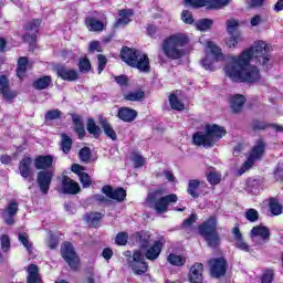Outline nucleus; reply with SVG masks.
I'll use <instances>...</instances> for the list:
<instances>
[{"label":"nucleus","instance_id":"obj_22","mask_svg":"<svg viewBox=\"0 0 283 283\" xmlns=\"http://www.w3.org/2000/svg\"><path fill=\"white\" fill-rule=\"evenodd\" d=\"M229 103L232 114H242L244 103H247V97L242 94H234L229 98Z\"/></svg>","mask_w":283,"mask_h":283},{"label":"nucleus","instance_id":"obj_13","mask_svg":"<svg viewBox=\"0 0 283 283\" xmlns=\"http://www.w3.org/2000/svg\"><path fill=\"white\" fill-rule=\"evenodd\" d=\"M226 76L233 83H258L261 78L260 72H226Z\"/></svg>","mask_w":283,"mask_h":283},{"label":"nucleus","instance_id":"obj_61","mask_svg":"<svg viewBox=\"0 0 283 283\" xmlns=\"http://www.w3.org/2000/svg\"><path fill=\"white\" fill-rule=\"evenodd\" d=\"M48 247L51 249V251L59 249V238H56L54 234H51L48 241Z\"/></svg>","mask_w":283,"mask_h":283},{"label":"nucleus","instance_id":"obj_63","mask_svg":"<svg viewBox=\"0 0 283 283\" xmlns=\"http://www.w3.org/2000/svg\"><path fill=\"white\" fill-rule=\"evenodd\" d=\"M93 200L95 202H98V205H109L111 202V200L107 197L101 193L93 195Z\"/></svg>","mask_w":283,"mask_h":283},{"label":"nucleus","instance_id":"obj_8","mask_svg":"<svg viewBox=\"0 0 283 283\" xmlns=\"http://www.w3.org/2000/svg\"><path fill=\"white\" fill-rule=\"evenodd\" d=\"M165 190L156 189L148 193L146 198V202L148 203L150 209H154L156 213H167L169 211V205H174L178 202V195L170 193L163 196ZM163 196V197H161Z\"/></svg>","mask_w":283,"mask_h":283},{"label":"nucleus","instance_id":"obj_32","mask_svg":"<svg viewBox=\"0 0 283 283\" xmlns=\"http://www.w3.org/2000/svg\"><path fill=\"white\" fill-rule=\"evenodd\" d=\"M86 129L88 134H91V136H93L96 139L101 138V134H103L101 126L96 125V122L92 117L87 119Z\"/></svg>","mask_w":283,"mask_h":283},{"label":"nucleus","instance_id":"obj_24","mask_svg":"<svg viewBox=\"0 0 283 283\" xmlns=\"http://www.w3.org/2000/svg\"><path fill=\"white\" fill-rule=\"evenodd\" d=\"M232 233L235 240V248L239 249V251H244V253H249V251H251V245H249V243L244 241V237L242 235V232H240V227L235 226L232 229Z\"/></svg>","mask_w":283,"mask_h":283},{"label":"nucleus","instance_id":"obj_12","mask_svg":"<svg viewBox=\"0 0 283 283\" xmlns=\"http://www.w3.org/2000/svg\"><path fill=\"white\" fill-rule=\"evenodd\" d=\"M208 266L210 269L211 277H216L217 280H220V277H224V275H227V269H229V262L224 256L212 258L208 261Z\"/></svg>","mask_w":283,"mask_h":283},{"label":"nucleus","instance_id":"obj_7","mask_svg":"<svg viewBox=\"0 0 283 283\" xmlns=\"http://www.w3.org/2000/svg\"><path fill=\"white\" fill-rule=\"evenodd\" d=\"M199 235L203 238L207 247L218 249L222 244L220 232H218V218L210 216L206 221L198 226Z\"/></svg>","mask_w":283,"mask_h":283},{"label":"nucleus","instance_id":"obj_55","mask_svg":"<svg viewBox=\"0 0 283 283\" xmlns=\"http://www.w3.org/2000/svg\"><path fill=\"white\" fill-rule=\"evenodd\" d=\"M198 220V214L196 212H192L189 218L185 219L181 223L182 229H189L196 221Z\"/></svg>","mask_w":283,"mask_h":283},{"label":"nucleus","instance_id":"obj_19","mask_svg":"<svg viewBox=\"0 0 283 283\" xmlns=\"http://www.w3.org/2000/svg\"><path fill=\"white\" fill-rule=\"evenodd\" d=\"M61 187L62 193L65 196H76L77 193H81V185L67 175L62 176Z\"/></svg>","mask_w":283,"mask_h":283},{"label":"nucleus","instance_id":"obj_1","mask_svg":"<svg viewBox=\"0 0 283 283\" xmlns=\"http://www.w3.org/2000/svg\"><path fill=\"white\" fill-rule=\"evenodd\" d=\"M207 48L210 50L213 59L207 55L201 60V65L203 70H209L213 72V62L226 61L223 72H260L264 70L265 72L273 67V60L270 55L269 44L260 41L253 46L243 50L239 55H224L222 49L218 46L213 41L207 42Z\"/></svg>","mask_w":283,"mask_h":283},{"label":"nucleus","instance_id":"obj_57","mask_svg":"<svg viewBox=\"0 0 283 283\" xmlns=\"http://www.w3.org/2000/svg\"><path fill=\"white\" fill-rule=\"evenodd\" d=\"M273 178L276 182H283V167L281 164H277L274 171Z\"/></svg>","mask_w":283,"mask_h":283},{"label":"nucleus","instance_id":"obj_50","mask_svg":"<svg viewBox=\"0 0 283 283\" xmlns=\"http://www.w3.org/2000/svg\"><path fill=\"white\" fill-rule=\"evenodd\" d=\"M275 279V272L272 269H268L261 276V283H273Z\"/></svg>","mask_w":283,"mask_h":283},{"label":"nucleus","instance_id":"obj_21","mask_svg":"<svg viewBox=\"0 0 283 283\" xmlns=\"http://www.w3.org/2000/svg\"><path fill=\"white\" fill-rule=\"evenodd\" d=\"M205 265L200 262L195 263L189 271L188 277L190 283H202L205 282Z\"/></svg>","mask_w":283,"mask_h":283},{"label":"nucleus","instance_id":"obj_25","mask_svg":"<svg viewBox=\"0 0 283 283\" xmlns=\"http://www.w3.org/2000/svg\"><path fill=\"white\" fill-rule=\"evenodd\" d=\"M103 218H105V214L95 211L86 212L84 214L85 222L93 229H98V227H101V221Z\"/></svg>","mask_w":283,"mask_h":283},{"label":"nucleus","instance_id":"obj_2","mask_svg":"<svg viewBox=\"0 0 283 283\" xmlns=\"http://www.w3.org/2000/svg\"><path fill=\"white\" fill-rule=\"evenodd\" d=\"M167 240L160 235L150 244L147 249H144L145 254L140 252V250H136L133 253V262L130 266L135 273V275H145L147 271H149V264L145 261L149 260L150 262H155L160 258V253H163V249H165Z\"/></svg>","mask_w":283,"mask_h":283},{"label":"nucleus","instance_id":"obj_10","mask_svg":"<svg viewBox=\"0 0 283 283\" xmlns=\"http://www.w3.org/2000/svg\"><path fill=\"white\" fill-rule=\"evenodd\" d=\"M264 151H266V143H264V139H258L255 145L252 147L248 159L243 163L241 169L239 170L240 175L242 176L244 171L251 169V167L255 165V160H262Z\"/></svg>","mask_w":283,"mask_h":283},{"label":"nucleus","instance_id":"obj_58","mask_svg":"<svg viewBox=\"0 0 283 283\" xmlns=\"http://www.w3.org/2000/svg\"><path fill=\"white\" fill-rule=\"evenodd\" d=\"M1 249L4 253L10 251V237L8 234H2L0 238Z\"/></svg>","mask_w":283,"mask_h":283},{"label":"nucleus","instance_id":"obj_53","mask_svg":"<svg viewBox=\"0 0 283 283\" xmlns=\"http://www.w3.org/2000/svg\"><path fill=\"white\" fill-rule=\"evenodd\" d=\"M18 240L23 244V247L27 249V251H30L32 249V243H30V239L28 237V233H19L18 234Z\"/></svg>","mask_w":283,"mask_h":283},{"label":"nucleus","instance_id":"obj_62","mask_svg":"<svg viewBox=\"0 0 283 283\" xmlns=\"http://www.w3.org/2000/svg\"><path fill=\"white\" fill-rule=\"evenodd\" d=\"M97 63H98V72H103V70H105L106 65H107V57L103 54H98L97 55Z\"/></svg>","mask_w":283,"mask_h":283},{"label":"nucleus","instance_id":"obj_34","mask_svg":"<svg viewBox=\"0 0 283 283\" xmlns=\"http://www.w3.org/2000/svg\"><path fill=\"white\" fill-rule=\"evenodd\" d=\"M269 209H270V212L272 213V216H281V213L283 211V207H282L280 200H277V198H273V197L269 198Z\"/></svg>","mask_w":283,"mask_h":283},{"label":"nucleus","instance_id":"obj_5","mask_svg":"<svg viewBox=\"0 0 283 283\" xmlns=\"http://www.w3.org/2000/svg\"><path fill=\"white\" fill-rule=\"evenodd\" d=\"M189 44V36L187 34L177 33L166 38L163 42L161 50L172 61H178L185 56V45Z\"/></svg>","mask_w":283,"mask_h":283},{"label":"nucleus","instance_id":"obj_26","mask_svg":"<svg viewBox=\"0 0 283 283\" xmlns=\"http://www.w3.org/2000/svg\"><path fill=\"white\" fill-rule=\"evenodd\" d=\"M251 234L253 238H261L263 242H269L271 240V230L266 228V226H256L251 230Z\"/></svg>","mask_w":283,"mask_h":283},{"label":"nucleus","instance_id":"obj_3","mask_svg":"<svg viewBox=\"0 0 283 283\" xmlns=\"http://www.w3.org/2000/svg\"><path fill=\"white\" fill-rule=\"evenodd\" d=\"M32 163H34V167L38 171H50V169H52V165H54V157L52 155H39L34 159L30 156L22 157L19 161L18 170L21 178L28 180V182H32V180H34Z\"/></svg>","mask_w":283,"mask_h":283},{"label":"nucleus","instance_id":"obj_36","mask_svg":"<svg viewBox=\"0 0 283 283\" xmlns=\"http://www.w3.org/2000/svg\"><path fill=\"white\" fill-rule=\"evenodd\" d=\"M197 30H199V32H207V30H211V28H213V20L208 19V18H203L198 20L195 23Z\"/></svg>","mask_w":283,"mask_h":283},{"label":"nucleus","instance_id":"obj_29","mask_svg":"<svg viewBox=\"0 0 283 283\" xmlns=\"http://www.w3.org/2000/svg\"><path fill=\"white\" fill-rule=\"evenodd\" d=\"M50 85H52V76H50V75H44L40 78H36L32 83L33 90H38L39 92H41L43 90H48V87H50Z\"/></svg>","mask_w":283,"mask_h":283},{"label":"nucleus","instance_id":"obj_52","mask_svg":"<svg viewBox=\"0 0 283 283\" xmlns=\"http://www.w3.org/2000/svg\"><path fill=\"white\" fill-rule=\"evenodd\" d=\"M78 178L83 189H88V187H92V177L90 174L83 172Z\"/></svg>","mask_w":283,"mask_h":283},{"label":"nucleus","instance_id":"obj_56","mask_svg":"<svg viewBox=\"0 0 283 283\" xmlns=\"http://www.w3.org/2000/svg\"><path fill=\"white\" fill-rule=\"evenodd\" d=\"M63 116V113L59 109H51L48 111L45 114V120H56L57 118H61Z\"/></svg>","mask_w":283,"mask_h":283},{"label":"nucleus","instance_id":"obj_28","mask_svg":"<svg viewBox=\"0 0 283 283\" xmlns=\"http://www.w3.org/2000/svg\"><path fill=\"white\" fill-rule=\"evenodd\" d=\"M200 185H206L205 181H200L198 179H190L188 181V187H187V193L191 196L195 200L197 198H200V193L198 192V189H200Z\"/></svg>","mask_w":283,"mask_h":283},{"label":"nucleus","instance_id":"obj_59","mask_svg":"<svg viewBox=\"0 0 283 283\" xmlns=\"http://www.w3.org/2000/svg\"><path fill=\"white\" fill-rule=\"evenodd\" d=\"M115 82L120 87H127L129 85V77H127V75H125V74L117 75V76H115Z\"/></svg>","mask_w":283,"mask_h":283},{"label":"nucleus","instance_id":"obj_43","mask_svg":"<svg viewBox=\"0 0 283 283\" xmlns=\"http://www.w3.org/2000/svg\"><path fill=\"white\" fill-rule=\"evenodd\" d=\"M226 25H227V32L228 34H235V32H240V30H238V28H240V21L235 20V19H229L226 21Z\"/></svg>","mask_w":283,"mask_h":283},{"label":"nucleus","instance_id":"obj_48","mask_svg":"<svg viewBox=\"0 0 283 283\" xmlns=\"http://www.w3.org/2000/svg\"><path fill=\"white\" fill-rule=\"evenodd\" d=\"M28 67H30V60L27 56L19 57L17 72H28Z\"/></svg>","mask_w":283,"mask_h":283},{"label":"nucleus","instance_id":"obj_23","mask_svg":"<svg viewBox=\"0 0 283 283\" xmlns=\"http://www.w3.org/2000/svg\"><path fill=\"white\" fill-rule=\"evenodd\" d=\"M134 238L137 244H139V249L142 251L149 249V245L151 244V232L147 230H140L134 234Z\"/></svg>","mask_w":283,"mask_h":283},{"label":"nucleus","instance_id":"obj_16","mask_svg":"<svg viewBox=\"0 0 283 283\" xmlns=\"http://www.w3.org/2000/svg\"><path fill=\"white\" fill-rule=\"evenodd\" d=\"M17 213H19V202L12 199L9 201L6 208L1 210L0 216L3 222L8 224V227H12L14 222H17L14 220V216H17Z\"/></svg>","mask_w":283,"mask_h":283},{"label":"nucleus","instance_id":"obj_9","mask_svg":"<svg viewBox=\"0 0 283 283\" xmlns=\"http://www.w3.org/2000/svg\"><path fill=\"white\" fill-rule=\"evenodd\" d=\"M61 258L66 262L72 271H78L81 269V256L76 253L74 244L70 241L62 243L60 249Z\"/></svg>","mask_w":283,"mask_h":283},{"label":"nucleus","instance_id":"obj_14","mask_svg":"<svg viewBox=\"0 0 283 283\" xmlns=\"http://www.w3.org/2000/svg\"><path fill=\"white\" fill-rule=\"evenodd\" d=\"M52 180H54L53 170H39L36 174L38 187L44 196L50 193V187H52Z\"/></svg>","mask_w":283,"mask_h":283},{"label":"nucleus","instance_id":"obj_45","mask_svg":"<svg viewBox=\"0 0 283 283\" xmlns=\"http://www.w3.org/2000/svg\"><path fill=\"white\" fill-rule=\"evenodd\" d=\"M78 158L82 163H90L92 160V149L90 147H83L78 151Z\"/></svg>","mask_w":283,"mask_h":283},{"label":"nucleus","instance_id":"obj_35","mask_svg":"<svg viewBox=\"0 0 283 283\" xmlns=\"http://www.w3.org/2000/svg\"><path fill=\"white\" fill-rule=\"evenodd\" d=\"M124 101H130V103L145 101V91L139 88L135 92H129L124 95Z\"/></svg>","mask_w":283,"mask_h":283},{"label":"nucleus","instance_id":"obj_44","mask_svg":"<svg viewBox=\"0 0 283 283\" xmlns=\"http://www.w3.org/2000/svg\"><path fill=\"white\" fill-rule=\"evenodd\" d=\"M73 143L74 142L70 138V136H67L66 134H62L61 147L64 154H69L70 151H72Z\"/></svg>","mask_w":283,"mask_h":283},{"label":"nucleus","instance_id":"obj_37","mask_svg":"<svg viewBox=\"0 0 283 283\" xmlns=\"http://www.w3.org/2000/svg\"><path fill=\"white\" fill-rule=\"evenodd\" d=\"M169 103H170L171 109H175L176 112H182L185 109V104L180 102L176 93H171L169 95Z\"/></svg>","mask_w":283,"mask_h":283},{"label":"nucleus","instance_id":"obj_39","mask_svg":"<svg viewBox=\"0 0 283 283\" xmlns=\"http://www.w3.org/2000/svg\"><path fill=\"white\" fill-rule=\"evenodd\" d=\"M242 41V33L235 32L233 34H229V39L226 40L227 48H238V43Z\"/></svg>","mask_w":283,"mask_h":283},{"label":"nucleus","instance_id":"obj_51","mask_svg":"<svg viewBox=\"0 0 283 283\" xmlns=\"http://www.w3.org/2000/svg\"><path fill=\"white\" fill-rule=\"evenodd\" d=\"M135 169H140V167H145V157H143L140 154L134 153L133 158Z\"/></svg>","mask_w":283,"mask_h":283},{"label":"nucleus","instance_id":"obj_15","mask_svg":"<svg viewBox=\"0 0 283 283\" xmlns=\"http://www.w3.org/2000/svg\"><path fill=\"white\" fill-rule=\"evenodd\" d=\"M191 8H206L207 10H220L229 6V0H186Z\"/></svg>","mask_w":283,"mask_h":283},{"label":"nucleus","instance_id":"obj_64","mask_svg":"<svg viewBox=\"0 0 283 283\" xmlns=\"http://www.w3.org/2000/svg\"><path fill=\"white\" fill-rule=\"evenodd\" d=\"M71 171L76 176L81 177V175L85 174V167L80 164H73L71 166Z\"/></svg>","mask_w":283,"mask_h":283},{"label":"nucleus","instance_id":"obj_20","mask_svg":"<svg viewBox=\"0 0 283 283\" xmlns=\"http://www.w3.org/2000/svg\"><path fill=\"white\" fill-rule=\"evenodd\" d=\"M116 116L123 123H134L138 118V111L123 106L118 108Z\"/></svg>","mask_w":283,"mask_h":283},{"label":"nucleus","instance_id":"obj_49","mask_svg":"<svg viewBox=\"0 0 283 283\" xmlns=\"http://www.w3.org/2000/svg\"><path fill=\"white\" fill-rule=\"evenodd\" d=\"M245 219L249 222H258L260 220V212L253 208H250L245 211Z\"/></svg>","mask_w":283,"mask_h":283},{"label":"nucleus","instance_id":"obj_31","mask_svg":"<svg viewBox=\"0 0 283 283\" xmlns=\"http://www.w3.org/2000/svg\"><path fill=\"white\" fill-rule=\"evenodd\" d=\"M99 124L102 126V129L105 134V136H107V138H111V140H118V135H116V130H114V127H112V124H109V122H107V119L103 118L99 120Z\"/></svg>","mask_w":283,"mask_h":283},{"label":"nucleus","instance_id":"obj_42","mask_svg":"<svg viewBox=\"0 0 283 283\" xmlns=\"http://www.w3.org/2000/svg\"><path fill=\"white\" fill-rule=\"evenodd\" d=\"M80 72H90L92 70V62L87 55L80 57L77 63Z\"/></svg>","mask_w":283,"mask_h":283},{"label":"nucleus","instance_id":"obj_47","mask_svg":"<svg viewBox=\"0 0 283 283\" xmlns=\"http://www.w3.org/2000/svg\"><path fill=\"white\" fill-rule=\"evenodd\" d=\"M57 75L62 81H76L78 78V72H57Z\"/></svg>","mask_w":283,"mask_h":283},{"label":"nucleus","instance_id":"obj_54","mask_svg":"<svg viewBox=\"0 0 283 283\" xmlns=\"http://www.w3.org/2000/svg\"><path fill=\"white\" fill-rule=\"evenodd\" d=\"M181 20L184 21V23H187V25H193V13H191V11L189 10H184L181 12Z\"/></svg>","mask_w":283,"mask_h":283},{"label":"nucleus","instance_id":"obj_33","mask_svg":"<svg viewBox=\"0 0 283 283\" xmlns=\"http://www.w3.org/2000/svg\"><path fill=\"white\" fill-rule=\"evenodd\" d=\"M85 23L87 28H91L93 32H103V30L105 29V24L93 17H87L85 19Z\"/></svg>","mask_w":283,"mask_h":283},{"label":"nucleus","instance_id":"obj_38","mask_svg":"<svg viewBox=\"0 0 283 283\" xmlns=\"http://www.w3.org/2000/svg\"><path fill=\"white\" fill-rule=\"evenodd\" d=\"M269 123L261 120L259 118H254L251 122V129L252 132H266V129H269Z\"/></svg>","mask_w":283,"mask_h":283},{"label":"nucleus","instance_id":"obj_6","mask_svg":"<svg viewBox=\"0 0 283 283\" xmlns=\"http://www.w3.org/2000/svg\"><path fill=\"white\" fill-rule=\"evenodd\" d=\"M119 56L126 65L134 70H138L139 72H149L151 70L149 55L140 53L137 49L123 46Z\"/></svg>","mask_w":283,"mask_h":283},{"label":"nucleus","instance_id":"obj_11","mask_svg":"<svg viewBox=\"0 0 283 283\" xmlns=\"http://www.w3.org/2000/svg\"><path fill=\"white\" fill-rule=\"evenodd\" d=\"M41 23H43L42 19H32L27 22L23 27L27 33L22 35V40L24 43H29V45H34L36 40L39 39V29L41 28Z\"/></svg>","mask_w":283,"mask_h":283},{"label":"nucleus","instance_id":"obj_46","mask_svg":"<svg viewBox=\"0 0 283 283\" xmlns=\"http://www.w3.org/2000/svg\"><path fill=\"white\" fill-rule=\"evenodd\" d=\"M129 240V234L127 232H118L115 237V244L117 247H125Z\"/></svg>","mask_w":283,"mask_h":283},{"label":"nucleus","instance_id":"obj_40","mask_svg":"<svg viewBox=\"0 0 283 283\" xmlns=\"http://www.w3.org/2000/svg\"><path fill=\"white\" fill-rule=\"evenodd\" d=\"M206 178L212 187H216V185H220L222 182V175L218 171H210L206 175Z\"/></svg>","mask_w":283,"mask_h":283},{"label":"nucleus","instance_id":"obj_17","mask_svg":"<svg viewBox=\"0 0 283 283\" xmlns=\"http://www.w3.org/2000/svg\"><path fill=\"white\" fill-rule=\"evenodd\" d=\"M0 96L9 103H12L19 96V92L10 87V80L3 74L0 75Z\"/></svg>","mask_w":283,"mask_h":283},{"label":"nucleus","instance_id":"obj_41","mask_svg":"<svg viewBox=\"0 0 283 283\" xmlns=\"http://www.w3.org/2000/svg\"><path fill=\"white\" fill-rule=\"evenodd\" d=\"M167 261L169 262V264H172V266H185V262H187V260L182 258V255L174 253H170L168 255Z\"/></svg>","mask_w":283,"mask_h":283},{"label":"nucleus","instance_id":"obj_18","mask_svg":"<svg viewBox=\"0 0 283 283\" xmlns=\"http://www.w3.org/2000/svg\"><path fill=\"white\" fill-rule=\"evenodd\" d=\"M102 193H105L109 200H116V202H125L127 199V190L123 187L114 189V187L106 185L102 188Z\"/></svg>","mask_w":283,"mask_h":283},{"label":"nucleus","instance_id":"obj_27","mask_svg":"<svg viewBox=\"0 0 283 283\" xmlns=\"http://www.w3.org/2000/svg\"><path fill=\"white\" fill-rule=\"evenodd\" d=\"M27 272V283H43V279H41V274L39 273V265L31 263Z\"/></svg>","mask_w":283,"mask_h":283},{"label":"nucleus","instance_id":"obj_30","mask_svg":"<svg viewBox=\"0 0 283 283\" xmlns=\"http://www.w3.org/2000/svg\"><path fill=\"white\" fill-rule=\"evenodd\" d=\"M118 17L116 21V25H127L132 22V17H134V10L133 9H122L118 11Z\"/></svg>","mask_w":283,"mask_h":283},{"label":"nucleus","instance_id":"obj_60","mask_svg":"<svg viewBox=\"0 0 283 283\" xmlns=\"http://www.w3.org/2000/svg\"><path fill=\"white\" fill-rule=\"evenodd\" d=\"M94 52H103V48L101 46V42L92 41L88 46V53L94 54Z\"/></svg>","mask_w":283,"mask_h":283},{"label":"nucleus","instance_id":"obj_4","mask_svg":"<svg viewBox=\"0 0 283 283\" xmlns=\"http://www.w3.org/2000/svg\"><path fill=\"white\" fill-rule=\"evenodd\" d=\"M203 130L205 134L202 132H196L192 135V143L197 145V147L209 149L213 147L218 140L227 136V128L218 124H206Z\"/></svg>","mask_w":283,"mask_h":283}]
</instances>
